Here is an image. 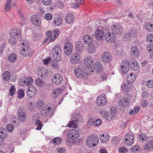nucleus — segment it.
Masks as SVG:
<instances>
[{
  "label": "nucleus",
  "mask_w": 153,
  "mask_h": 153,
  "mask_svg": "<svg viewBox=\"0 0 153 153\" xmlns=\"http://www.w3.org/2000/svg\"><path fill=\"white\" fill-rule=\"evenodd\" d=\"M41 114L44 117H51L52 116L53 113L51 108L50 107H44L41 111Z\"/></svg>",
  "instance_id": "1a4fd4ad"
},
{
  "label": "nucleus",
  "mask_w": 153,
  "mask_h": 153,
  "mask_svg": "<svg viewBox=\"0 0 153 153\" xmlns=\"http://www.w3.org/2000/svg\"><path fill=\"white\" fill-rule=\"evenodd\" d=\"M152 141H149L148 144H146L143 148V150L144 151L146 150H149L152 148Z\"/></svg>",
  "instance_id": "37998d69"
},
{
  "label": "nucleus",
  "mask_w": 153,
  "mask_h": 153,
  "mask_svg": "<svg viewBox=\"0 0 153 153\" xmlns=\"http://www.w3.org/2000/svg\"><path fill=\"white\" fill-rule=\"evenodd\" d=\"M130 103L129 99L126 97H123V100H120L119 102V104L121 105L124 107L127 106Z\"/></svg>",
  "instance_id": "cd10ccee"
},
{
  "label": "nucleus",
  "mask_w": 153,
  "mask_h": 153,
  "mask_svg": "<svg viewBox=\"0 0 153 153\" xmlns=\"http://www.w3.org/2000/svg\"><path fill=\"white\" fill-rule=\"evenodd\" d=\"M27 79V77L25 76H23L19 80V84L20 85L24 86L26 85V80Z\"/></svg>",
  "instance_id": "ea45409f"
},
{
  "label": "nucleus",
  "mask_w": 153,
  "mask_h": 153,
  "mask_svg": "<svg viewBox=\"0 0 153 153\" xmlns=\"http://www.w3.org/2000/svg\"><path fill=\"white\" fill-rule=\"evenodd\" d=\"M7 136V133L5 129L3 128H0V139H4Z\"/></svg>",
  "instance_id": "c85d7f7f"
},
{
  "label": "nucleus",
  "mask_w": 153,
  "mask_h": 153,
  "mask_svg": "<svg viewBox=\"0 0 153 153\" xmlns=\"http://www.w3.org/2000/svg\"><path fill=\"white\" fill-rule=\"evenodd\" d=\"M67 137L68 138L71 139H76L79 137V133L76 130L72 129L68 132Z\"/></svg>",
  "instance_id": "f3484780"
},
{
  "label": "nucleus",
  "mask_w": 153,
  "mask_h": 153,
  "mask_svg": "<svg viewBox=\"0 0 153 153\" xmlns=\"http://www.w3.org/2000/svg\"><path fill=\"white\" fill-rule=\"evenodd\" d=\"M101 120L99 119H97L95 120L94 123V125L95 126H99L101 124Z\"/></svg>",
  "instance_id": "338daca9"
},
{
  "label": "nucleus",
  "mask_w": 153,
  "mask_h": 153,
  "mask_svg": "<svg viewBox=\"0 0 153 153\" xmlns=\"http://www.w3.org/2000/svg\"><path fill=\"white\" fill-rule=\"evenodd\" d=\"M146 39L148 42L153 43V34L150 33L146 36Z\"/></svg>",
  "instance_id": "09e8293b"
},
{
  "label": "nucleus",
  "mask_w": 153,
  "mask_h": 153,
  "mask_svg": "<svg viewBox=\"0 0 153 153\" xmlns=\"http://www.w3.org/2000/svg\"><path fill=\"white\" fill-rule=\"evenodd\" d=\"M55 61H52L51 63V65L52 67L54 68L57 69L58 68L59 65L57 62L59 61H56V59H54Z\"/></svg>",
  "instance_id": "8fccbe9b"
},
{
  "label": "nucleus",
  "mask_w": 153,
  "mask_h": 153,
  "mask_svg": "<svg viewBox=\"0 0 153 153\" xmlns=\"http://www.w3.org/2000/svg\"><path fill=\"white\" fill-rule=\"evenodd\" d=\"M26 85H31V84L33 82V79L30 77H29L28 78H27V79L26 80Z\"/></svg>",
  "instance_id": "680f3d73"
},
{
  "label": "nucleus",
  "mask_w": 153,
  "mask_h": 153,
  "mask_svg": "<svg viewBox=\"0 0 153 153\" xmlns=\"http://www.w3.org/2000/svg\"><path fill=\"white\" fill-rule=\"evenodd\" d=\"M11 2L9 1V0H7L5 6L4 10L6 12H8L9 11L10 6V5Z\"/></svg>",
  "instance_id": "603ef678"
},
{
  "label": "nucleus",
  "mask_w": 153,
  "mask_h": 153,
  "mask_svg": "<svg viewBox=\"0 0 153 153\" xmlns=\"http://www.w3.org/2000/svg\"><path fill=\"white\" fill-rule=\"evenodd\" d=\"M76 46H80V47H84V45L82 43V42L81 41H77L76 42Z\"/></svg>",
  "instance_id": "774afa93"
},
{
  "label": "nucleus",
  "mask_w": 153,
  "mask_h": 153,
  "mask_svg": "<svg viewBox=\"0 0 153 153\" xmlns=\"http://www.w3.org/2000/svg\"><path fill=\"white\" fill-rule=\"evenodd\" d=\"M61 49L60 47L58 45L55 46L52 49L51 54L52 57L54 59H56V61L61 60Z\"/></svg>",
  "instance_id": "20e7f679"
},
{
  "label": "nucleus",
  "mask_w": 153,
  "mask_h": 153,
  "mask_svg": "<svg viewBox=\"0 0 153 153\" xmlns=\"http://www.w3.org/2000/svg\"><path fill=\"white\" fill-rule=\"evenodd\" d=\"M132 85V84L131 82H128L126 83L124 85L123 90V91L125 92H127L129 91L130 88Z\"/></svg>",
  "instance_id": "72a5a7b5"
},
{
  "label": "nucleus",
  "mask_w": 153,
  "mask_h": 153,
  "mask_svg": "<svg viewBox=\"0 0 153 153\" xmlns=\"http://www.w3.org/2000/svg\"><path fill=\"white\" fill-rule=\"evenodd\" d=\"M147 50L149 53H151L153 52V45L149 44L148 45L147 48Z\"/></svg>",
  "instance_id": "e2e57ef3"
},
{
  "label": "nucleus",
  "mask_w": 153,
  "mask_h": 153,
  "mask_svg": "<svg viewBox=\"0 0 153 153\" xmlns=\"http://www.w3.org/2000/svg\"><path fill=\"white\" fill-rule=\"evenodd\" d=\"M80 55L76 52L71 54L70 58V60L72 64H76L80 61Z\"/></svg>",
  "instance_id": "ddd939ff"
},
{
  "label": "nucleus",
  "mask_w": 153,
  "mask_h": 153,
  "mask_svg": "<svg viewBox=\"0 0 153 153\" xmlns=\"http://www.w3.org/2000/svg\"><path fill=\"white\" fill-rule=\"evenodd\" d=\"M82 116L81 114H79L76 115L74 118L75 120L76 121V122H77L78 123L79 122H81L83 120L82 117Z\"/></svg>",
  "instance_id": "a18cd8bd"
},
{
  "label": "nucleus",
  "mask_w": 153,
  "mask_h": 153,
  "mask_svg": "<svg viewBox=\"0 0 153 153\" xmlns=\"http://www.w3.org/2000/svg\"><path fill=\"white\" fill-rule=\"evenodd\" d=\"M62 76L59 74H55L52 77V82L56 85H59L63 81Z\"/></svg>",
  "instance_id": "f8f14e48"
},
{
  "label": "nucleus",
  "mask_w": 153,
  "mask_h": 153,
  "mask_svg": "<svg viewBox=\"0 0 153 153\" xmlns=\"http://www.w3.org/2000/svg\"><path fill=\"white\" fill-rule=\"evenodd\" d=\"M129 62L130 67L132 70L137 71L139 68V65L136 60H132Z\"/></svg>",
  "instance_id": "b1692460"
},
{
  "label": "nucleus",
  "mask_w": 153,
  "mask_h": 153,
  "mask_svg": "<svg viewBox=\"0 0 153 153\" xmlns=\"http://www.w3.org/2000/svg\"><path fill=\"white\" fill-rule=\"evenodd\" d=\"M139 147L138 145H135L133 146L131 149L132 152H137L138 151Z\"/></svg>",
  "instance_id": "69168bd1"
},
{
  "label": "nucleus",
  "mask_w": 153,
  "mask_h": 153,
  "mask_svg": "<svg viewBox=\"0 0 153 153\" xmlns=\"http://www.w3.org/2000/svg\"><path fill=\"white\" fill-rule=\"evenodd\" d=\"M44 105V101L41 100H39L37 102V106L39 108H41Z\"/></svg>",
  "instance_id": "de8ad7c7"
},
{
  "label": "nucleus",
  "mask_w": 153,
  "mask_h": 153,
  "mask_svg": "<svg viewBox=\"0 0 153 153\" xmlns=\"http://www.w3.org/2000/svg\"><path fill=\"white\" fill-rule=\"evenodd\" d=\"M45 19L47 20H50L53 18V16L50 13H47L45 14Z\"/></svg>",
  "instance_id": "13d9d810"
},
{
  "label": "nucleus",
  "mask_w": 153,
  "mask_h": 153,
  "mask_svg": "<svg viewBox=\"0 0 153 153\" xmlns=\"http://www.w3.org/2000/svg\"><path fill=\"white\" fill-rule=\"evenodd\" d=\"M74 73L76 77L82 79L86 76L88 73V71L85 66L80 65L76 67L74 70Z\"/></svg>",
  "instance_id": "f03ea898"
},
{
  "label": "nucleus",
  "mask_w": 153,
  "mask_h": 153,
  "mask_svg": "<svg viewBox=\"0 0 153 153\" xmlns=\"http://www.w3.org/2000/svg\"><path fill=\"white\" fill-rule=\"evenodd\" d=\"M83 40L84 43L88 45L92 44L93 42L92 37L88 35H84L83 38Z\"/></svg>",
  "instance_id": "4be33fe9"
},
{
  "label": "nucleus",
  "mask_w": 153,
  "mask_h": 153,
  "mask_svg": "<svg viewBox=\"0 0 153 153\" xmlns=\"http://www.w3.org/2000/svg\"><path fill=\"white\" fill-rule=\"evenodd\" d=\"M137 35V32L136 30L134 28H131L126 33L125 39H126L127 42H128L131 41L133 38L135 37Z\"/></svg>",
  "instance_id": "39448f33"
},
{
  "label": "nucleus",
  "mask_w": 153,
  "mask_h": 153,
  "mask_svg": "<svg viewBox=\"0 0 153 153\" xmlns=\"http://www.w3.org/2000/svg\"><path fill=\"white\" fill-rule=\"evenodd\" d=\"M117 109L116 107H112L110 109V119L111 120L114 117H116L117 114Z\"/></svg>",
  "instance_id": "393cba45"
},
{
  "label": "nucleus",
  "mask_w": 153,
  "mask_h": 153,
  "mask_svg": "<svg viewBox=\"0 0 153 153\" xmlns=\"http://www.w3.org/2000/svg\"><path fill=\"white\" fill-rule=\"evenodd\" d=\"M98 137L95 134H92L89 136L86 140V143L87 146L90 147L96 146L99 142Z\"/></svg>",
  "instance_id": "7ed1b4c3"
},
{
  "label": "nucleus",
  "mask_w": 153,
  "mask_h": 153,
  "mask_svg": "<svg viewBox=\"0 0 153 153\" xmlns=\"http://www.w3.org/2000/svg\"><path fill=\"white\" fill-rule=\"evenodd\" d=\"M36 124L37 126V127L36 128V130H40L43 126L42 122L38 120H36Z\"/></svg>",
  "instance_id": "49530a36"
},
{
  "label": "nucleus",
  "mask_w": 153,
  "mask_h": 153,
  "mask_svg": "<svg viewBox=\"0 0 153 153\" xmlns=\"http://www.w3.org/2000/svg\"><path fill=\"white\" fill-rule=\"evenodd\" d=\"M54 19V25L56 26H60L62 23V20L60 17H56Z\"/></svg>",
  "instance_id": "f704fd0d"
},
{
  "label": "nucleus",
  "mask_w": 153,
  "mask_h": 153,
  "mask_svg": "<svg viewBox=\"0 0 153 153\" xmlns=\"http://www.w3.org/2000/svg\"><path fill=\"white\" fill-rule=\"evenodd\" d=\"M104 32L101 30L97 29L95 32V37L96 39L98 41L105 40V35H104Z\"/></svg>",
  "instance_id": "4468645a"
},
{
  "label": "nucleus",
  "mask_w": 153,
  "mask_h": 153,
  "mask_svg": "<svg viewBox=\"0 0 153 153\" xmlns=\"http://www.w3.org/2000/svg\"><path fill=\"white\" fill-rule=\"evenodd\" d=\"M145 28L148 31L153 32V25L150 23H147L145 25Z\"/></svg>",
  "instance_id": "79ce46f5"
},
{
  "label": "nucleus",
  "mask_w": 153,
  "mask_h": 153,
  "mask_svg": "<svg viewBox=\"0 0 153 153\" xmlns=\"http://www.w3.org/2000/svg\"><path fill=\"white\" fill-rule=\"evenodd\" d=\"M110 114H108V112H106L104 113V114H102V117H103L104 118H107V119L109 121L111 120L110 118Z\"/></svg>",
  "instance_id": "0e129e2a"
},
{
  "label": "nucleus",
  "mask_w": 153,
  "mask_h": 153,
  "mask_svg": "<svg viewBox=\"0 0 153 153\" xmlns=\"http://www.w3.org/2000/svg\"><path fill=\"white\" fill-rule=\"evenodd\" d=\"M3 79L4 81H7L9 79L10 77V74L8 71H5L3 74Z\"/></svg>",
  "instance_id": "e433bc0d"
},
{
  "label": "nucleus",
  "mask_w": 153,
  "mask_h": 153,
  "mask_svg": "<svg viewBox=\"0 0 153 153\" xmlns=\"http://www.w3.org/2000/svg\"><path fill=\"white\" fill-rule=\"evenodd\" d=\"M62 141V139L58 137H56L53 139L52 140V143L55 145L57 146L61 143Z\"/></svg>",
  "instance_id": "a19ab883"
},
{
  "label": "nucleus",
  "mask_w": 153,
  "mask_h": 153,
  "mask_svg": "<svg viewBox=\"0 0 153 153\" xmlns=\"http://www.w3.org/2000/svg\"><path fill=\"white\" fill-rule=\"evenodd\" d=\"M40 71L41 73L40 75L41 77L44 79L47 77L48 71L47 68L43 67L40 70Z\"/></svg>",
  "instance_id": "c756f323"
},
{
  "label": "nucleus",
  "mask_w": 153,
  "mask_h": 153,
  "mask_svg": "<svg viewBox=\"0 0 153 153\" xmlns=\"http://www.w3.org/2000/svg\"><path fill=\"white\" fill-rule=\"evenodd\" d=\"M93 69L98 73H100L103 69L102 64L100 62H96L93 67Z\"/></svg>",
  "instance_id": "412c9836"
},
{
  "label": "nucleus",
  "mask_w": 153,
  "mask_h": 153,
  "mask_svg": "<svg viewBox=\"0 0 153 153\" xmlns=\"http://www.w3.org/2000/svg\"><path fill=\"white\" fill-rule=\"evenodd\" d=\"M10 35L12 38L16 39L20 37L21 36V32L18 29H13L10 31Z\"/></svg>",
  "instance_id": "2eb2a0df"
},
{
  "label": "nucleus",
  "mask_w": 153,
  "mask_h": 153,
  "mask_svg": "<svg viewBox=\"0 0 153 153\" xmlns=\"http://www.w3.org/2000/svg\"><path fill=\"white\" fill-rule=\"evenodd\" d=\"M146 86L149 88L153 87V80H149L146 83Z\"/></svg>",
  "instance_id": "052dcab7"
},
{
  "label": "nucleus",
  "mask_w": 153,
  "mask_h": 153,
  "mask_svg": "<svg viewBox=\"0 0 153 153\" xmlns=\"http://www.w3.org/2000/svg\"><path fill=\"white\" fill-rule=\"evenodd\" d=\"M130 54L133 56H138L139 54V50L137 46H134L130 49Z\"/></svg>",
  "instance_id": "5701e85b"
},
{
  "label": "nucleus",
  "mask_w": 153,
  "mask_h": 153,
  "mask_svg": "<svg viewBox=\"0 0 153 153\" xmlns=\"http://www.w3.org/2000/svg\"><path fill=\"white\" fill-rule=\"evenodd\" d=\"M102 62L104 63H108L111 59V56L109 52H105L103 53L101 58Z\"/></svg>",
  "instance_id": "9b49d317"
},
{
  "label": "nucleus",
  "mask_w": 153,
  "mask_h": 153,
  "mask_svg": "<svg viewBox=\"0 0 153 153\" xmlns=\"http://www.w3.org/2000/svg\"><path fill=\"white\" fill-rule=\"evenodd\" d=\"M78 122H76L75 120L73 118V119H71L70 123L68 124V126L69 127H73L74 128H76L77 126V124Z\"/></svg>",
  "instance_id": "c9c22d12"
},
{
  "label": "nucleus",
  "mask_w": 153,
  "mask_h": 153,
  "mask_svg": "<svg viewBox=\"0 0 153 153\" xmlns=\"http://www.w3.org/2000/svg\"><path fill=\"white\" fill-rule=\"evenodd\" d=\"M96 102L98 105L102 106L106 104L107 100L105 97L102 95H100L97 99Z\"/></svg>",
  "instance_id": "a211bd4d"
},
{
  "label": "nucleus",
  "mask_w": 153,
  "mask_h": 153,
  "mask_svg": "<svg viewBox=\"0 0 153 153\" xmlns=\"http://www.w3.org/2000/svg\"><path fill=\"white\" fill-rule=\"evenodd\" d=\"M89 46L88 49V52L90 53H92L94 52V51L97 47V44H92L89 45Z\"/></svg>",
  "instance_id": "7c9ffc66"
},
{
  "label": "nucleus",
  "mask_w": 153,
  "mask_h": 153,
  "mask_svg": "<svg viewBox=\"0 0 153 153\" xmlns=\"http://www.w3.org/2000/svg\"><path fill=\"white\" fill-rule=\"evenodd\" d=\"M140 107L139 106L134 108L133 110H131L129 114L131 115H134L137 113L140 110Z\"/></svg>",
  "instance_id": "c03bdc74"
},
{
  "label": "nucleus",
  "mask_w": 153,
  "mask_h": 153,
  "mask_svg": "<svg viewBox=\"0 0 153 153\" xmlns=\"http://www.w3.org/2000/svg\"><path fill=\"white\" fill-rule=\"evenodd\" d=\"M73 49V45L71 42L67 41L66 42L64 49L65 54L67 56L70 55L72 53Z\"/></svg>",
  "instance_id": "0eeeda50"
},
{
  "label": "nucleus",
  "mask_w": 153,
  "mask_h": 153,
  "mask_svg": "<svg viewBox=\"0 0 153 153\" xmlns=\"http://www.w3.org/2000/svg\"><path fill=\"white\" fill-rule=\"evenodd\" d=\"M16 89L14 86H11V88L10 89L9 93L10 95L13 96L15 93Z\"/></svg>",
  "instance_id": "6e6d98bb"
},
{
  "label": "nucleus",
  "mask_w": 153,
  "mask_h": 153,
  "mask_svg": "<svg viewBox=\"0 0 153 153\" xmlns=\"http://www.w3.org/2000/svg\"><path fill=\"white\" fill-rule=\"evenodd\" d=\"M64 91L62 88H57L54 89L52 93V95L53 97H57L59 95L61 94Z\"/></svg>",
  "instance_id": "a878e982"
},
{
  "label": "nucleus",
  "mask_w": 153,
  "mask_h": 153,
  "mask_svg": "<svg viewBox=\"0 0 153 153\" xmlns=\"http://www.w3.org/2000/svg\"><path fill=\"white\" fill-rule=\"evenodd\" d=\"M109 135L107 133L102 134L100 135V139L101 141L103 143L106 142L109 138Z\"/></svg>",
  "instance_id": "473e14b6"
},
{
  "label": "nucleus",
  "mask_w": 153,
  "mask_h": 153,
  "mask_svg": "<svg viewBox=\"0 0 153 153\" xmlns=\"http://www.w3.org/2000/svg\"><path fill=\"white\" fill-rule=\"evenodd\" d=\"M138 137L140 140H141L143 142L146 141L147 138L145 134H141L139 135Z\"/></svg>",
  "instance_id": "864d4df0"
},
{
  "label": "nucleus",
  "mask_w": 153,
  "mask_h": 153,
  "mask_svg": "<svg viewBox=\"0 0 153 153\" xmlns=\"http://www.w3.org/2000/svg\"><path fill=\"white\" fill-rule=\"evenodd\" d=\"M37 91L36 88L32 85L29 86L27 90V96L30 98L35 96Z\"/></svg>",
  "instance_id": "9d476101"
},
{
  "label": "nucleus",
  "mask_w": 153,
  "mask_h": 153,
  "mask_svg": "<svg viewBox=\"0 0 153 153\" xmlns=\"http://www.w3.org/2000/svg\"><path fill=\"white\" fill-rule=\"evenodd\" d=\"M53 0H43L42 3L45 6L50 5Z\"/></svg>",
  "instance_id": "4d7b16f0"
},
{
  "label": "nucleus",
  "mask_w": 153,
  "mask_h": 153,
  "mask_svg": "<svg viewBox=\"0 0 153 153\" xmlns=\"http://www.w3.org/2000/svg\"><path fill=\"white\" fill-rule=\"evenodd\" d=\"M17 94H18L17 98L21 99L24 97L25 93L22 89H19L17 91Z\"/></svg>",
  "instance_id": "4c0bfd02"
},
{
  "label": "nucleus",
  "mask_w": 153,
  "mask_h": 153,
  "mask_svg": "<svg viewBox=\"0 0 153 153\" xmlns=\"http://www.w3.org/2000/svg\"><path fill=\"white\" fill-rule=\"evenodd\" d=\"M123 29L121 26L117 24L111 26V33H107L105 34V40L110 42L115 41L116 35H121L123 33Z\"/></svg>",
  "instance_id": "f257e3e1"
},
{
  "label": "nucleus",
  "mask_w": 153,
  "mask_h": 153,
  "mask_svg": "<svg viewBox=\"0 0 153 153\" xmlns=\"http://www.w3.org/2000/svg\"><path fill=\"white\" fill-rule=\"evenodd\" d=\"M30 21L35 26L38 27L41 25L40 19L37 15L32 16L30 17Z\"/></svg>",
  "instance_id": "dca6fc26"
},
{
  "label": "nucleus",
  "mask_w": 153,
  "mask_h": 153,
  "mask_svg": "<svg viewBox=\"0 0 153 153\" xmlns=\"http://www.w3.org/2000/svg\"><path fill=\"white\" fill-rule=\"evenodd\" d=\"M74 20V17L73 14L71 13L68 14L65 18L66 22L68 24H71L73 22Z\"/></svg>",
  "instance_id": "bb28decb"
},
{
  "label": "nucleus",
  "mask_w": 153,
  "mask_h": 153,
  "mask_svg": "<svg viewBox=\"0 0 153 153\" xmlns=\"http://www.w3.org/2000/svg\"><path fill=\"white\" fill-rule=\"evenodd\" d=\"M125 144L127 146H131L134 143V137L133 135L131 134H127L125 136Z\"/></svg>",
  "instance_id": "6e6552de"
},
{
  "label": "nucleus",
  "mask_w": 153,
  "mask_h": 153,
  "mask_svg": "<svg viewBox=\"0 0 153 153\" xmlns=\"http://www.w3.org/2000/svg\"><path fill=\"white\" fill-rule=\"evenodd\" d=\"M20 53L22 56H26L27 55V54L26 49L24 46L23 47L22 49L20 51Z\"/></svg>",
  "instance_id": "bf43d9fd"
},
{
  "label": "nucleus",
  "mask_w": 153,
  "mask_h": 153,
  "mask_svg": "<svg viewBox=\"0 0 153 153\" xmlns=\"http://www.w3.org/2000/svg\"><path fill=\"white\" fill-rule=\"evenodd\" d=\"M17 59V56L14 53H11L8 57V60L10 62H14Z\"/></svg>",
  "instance_id": "2f4dec72"
},
{
  "label": "nucleus",
  "mask_w": 153,
  "mask_h": 153,
  "mask_svg": "<svg viewBox=\"0 0 153 153\" xmlns=\"http://www.w3.org/2000/svg\"><path fill=\"white\" fill-rule=\"evenodd\" d=\"M18 117L19 121L21 122H24L26 119L27 117L25 115V113L22 108H19L18 112Z\"/></svg>",
  "instance_id": "6ab92c4d"
},
{
  "label": "nucleus",
  "mask_w": 153,
  "mask_h": 153,
  "mask_svg": "<svg viewBox=\"0 0 153 153\" xmlns=\"http://www.w3.org/2000/svg\"><path fill=\"white\" fill-rule=\"evenodd\" d=\"M127 80L129 81V82H132L135 80V77L134 75L132 73H131L130 74L128 75L127 77Z\"/></svg>",
  "instance_id": "58836bf2"
},
{
  "label": "nucleus",
  "mask_w": 153,
  "mask_h": 153,
  "mask_svg": "<svg viewBox=\"0 0 153 153\" xmlns=\"http://www.w3.org/2000/svg\"><path fill=\"white\" fill-rule=\"evenodd\" d=\"M130 63L126 59L122 60L120 65L121 69L122 72L124 74L128 73Z\"/></svg>",
  "instance_id": "423d86ee"
},
{
  "label": "nucleus",
  "mask_w": 153,
  "mask_h": 153,
  "mask_svg": "<svg viewBox=\"0 0 153 153\" xmlns=\"http://www.w3.org/2000/svg\"><path fill=\"white\" fill-rule=\"evenodd\" d=\"M35 83L38 86H42L43 85V82L40 79H37L35 81Z\"/></svg>",
  "instance_id": "5fc2aeb1"
},
{
  "label": "nucleus",
  "mask_w": 153,
  "mask_h": 153,
  "mask_svg": "<svg viewBox=\"0 0 153 153\" xmlns=\"http://www.w3.org/2000/svg\"><path fill=\"white\" fill-rule=\"evenodd\" d=\"M14 128V126L11 124H8L6 127V129L9 132H12L13 131Z\"/></svg>",
  "instance_id": "3c124183"
},
{
  "label": "nucleus",
  "mask_w": 153,
  "mask_h": 153,
  "mask_svg": "<svg viewBox=\"0 0 153 153\" xmlns=\"http://www.w3.org/2000/svg\"><path fill=\"white\" fill-rule=\"evenodd\" d=\"M84 63L86 66L91 68H93L94 63V59L92 58L88 57L85 58Z\"/></svg>",
  "instance_id": "aec40b11"
}]
</instances>
